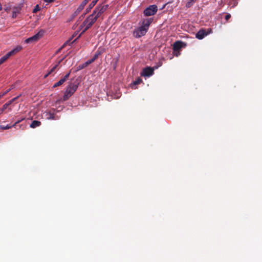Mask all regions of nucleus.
Returning <instances> with one entry per match:
<instances>
[{
	"label": "nucleus",
	"instance_id": "nucleus-1",
	"mask_svg": "<svg viewBox=\"0 0 262 262\" xmlns=\"http://www.w3.org/2000/svg\"><path fill=\"white\" fill-rule=\"evenodd\" d=\"M98 18V17L93 13L92 14L89 15L81 25L80 27V28H82L83 27H85V28L77 38L78 39L79 37H80L82 34H83L86 31L90 29L96 21Z\"/></svg>",
	"mask_w": 262,
	"mask_h": 262
},
{
	"label": "nucleus",
	"instance_id": "nucleus-2",
	"mask_svg": "<svg viewBox=\"0 0 262 262\" xmlns=\"http://www.w3.org/2000/svg\"><path fill=\"white\" fill-rule=\"evenodd\" d=\"M78 85L74 83H71L67 88L63 96V100H67L77 90Z\"/></svg>",
	"mask_w": 262,
	"mask_h": 262
},
{
	"label": "nucleus",
	"instance_id": "nucleus-3",
	"mask_svg": "<svg viewBox=\"0 0 262 262\" xmlns=\"http://www.w3.org/2000/svg\"><path fill=\"white\" fill-rule=\"evenodd\" d=\"M22 49L21 46H18L13 50L7 53L5 56L0 58V65L5 62L11 56L16 54Z\"/></svg>",
	"mask_w": 262,
	"mask_h": 262
},
{
	"label": "nucleus",
	"instance_id": "nucleus-4",
	"mask_svg": "<svg viewBox=\"0 0 262 262\" xmlns=\"http://www.w3.org/2000/svg\"><path fill=\"white\" fill-rule=\"evenodd\" d=\"M186 46V43L182 41H176L173 44V50L174 54L176 56H178L180 55V51L183 47H185Z\"/></svg>",
	"mask_w": 262,
	"mask_h": 262
},
{
	"label": "nucleus",
	"instance_id": "nucleus-5",
	"mask_svg": "<svg viewBox=\"0 0 262 262\" xmlns=\"http://www.w3.org/2000/svg\"><path fill=\"white\" fill-rule=\"evenodd\" d=\"M108 7V5L97 6L93 13L99 18L107 9Z\"/></svg>",
	"mask_w": 262,
	"mask_h": 262
},
{
	"label": "nucleus",
	"instance_id": "nucleus-6",
	"mask_svg": "<svg viewBox=\"0 0 262 262\" xmlns=\"http://www.w3.org/2000/svg\"><path fill=\"white\" fill-rule=\"evenodd\" d=\"M157 11L158 8L156 5H150L144 10V14L146 16L154 15L157 13Z\"/></svg>",
	"mask_w": 262,
	"mask_h": 262
},
{
	"label": "nucleus",
	"instance_id": "nucleus-7",
	"mask_svg": "<svg viewBox=\"0 0 262 262\" xmlns=\"http://www.w3.org/2000/svg\"><path fill=\"white\" fill-rule=\"evenodd\" d=\"M147 32V30H146V29L140 26L134 29L133 31V35L136 38H139L145 35Z\"/></svg>",
	"mask_w": 262,
	"mask_h": 262
},
{
	"label": "nucleus",
	"instance_id": "nucleus-8",
	"mask_svg": "<svg viewBox=\"0 0 262 262\" xmlns=\"http://www.w3.org/2000/svg\"><path fill=\"white\" fill-rule=\"evenodd\" d=\"M44 33H45V31L43 30H40L37 33H36L34 35L32 36L31 37L27 38L25 40V42L26 43L36 42L43 36Z\"/></svg>",
	"mask_w": 262,
	"mask_h": 262
},
{
	"label": "nucleus",
	"instance_id": "nucleus-9",
	"mask_svg": "<svg viewBox=\"0 0 262 262\" xmlns=\"http://www.w3.org/2000/svg\"><path fill=\"white\" fill-rule=\"evenodd\" d=\"M208 31L206 32L205 29H202L200 30L195 34V37L199 39H202L211 32V29H208Z\"/></svg>",
	"mask_w": 262,
	"mask_h": 262
},
{
	"label": "nucleus",
	"instance_id": "nucleus-10",
	"mask_svg": "<svg viewBox=\"0 0 262 262\" xmlns=\"http://www.w3.org/2000/svg\"><path fill=\"white\" fill-rule=\"evenodd\" d=\"M155 68L147 67L143 69L141 73V76L145 77H149L153 75L154 73Z\"/></svg>",
	"mask_w": 262,
	"mask_h": 262
},
{
	"label": "nucleus",
	"instance_id": "nucleus-11",
	"mask_svg": "<svg viewBox=\"0 0 262 262\" xmlns=\"http://www.w3.org/2000/svg\"><path fill=\"white\" fill-rule=\"evenodd\" d=\"M153 19L151 18L144 19L142 21V25L141 26L144 28L146 29L148 31L150 25L151 24Z\"/></svg>",
	"mask_w": 262,
	"mask_h": 262
},
{
	"label": "nucleus",
	"instance_id": "nucleus-12",
	"mask_svg": "<svg viewBox=\"0 0 262 262\" xmlns=\"http://www.w3.org/2000/svg\"><path fill=\"white\" fill-rule=\"evenodd\" d=\"M71 73V71L68 73L62 78H61L59 81L55 83L53 85V88H56L62 85L69 78Z\"/></svg>",
	"mask_w": 262,
	"mask_h": 262
},
{
	"label": "nucleus",
	"instance_id": "nucleus-13",
	"mask_svg": "<svg viewBox=\"0 0 262 262\" xmlns=\"http://www.w3.org/2000/svg\"><path fill=\"white\" fill-rule=\"evenodd\" d=\"M66 57H63L61 59H60L59 61H57L56 64H55L54 66H53L51 69L49 71L48 73L45 75V78H46L49 74H51L56 69V68L59 66L60 63L63 60V59L65 58Z\"/></svg>",
	"mask_w": 262,
	"mask_h": 262
},
{
	"label": "nucleus",
	"instance_id": "nucleus-14",
	"mask_svg": "<svg viewBox=\"0 0 262 262\" xmlns=\"http://www.w3.org/2000/svg\"><path fill=\"white\" fill-rule=\"evenodd\" d=\"M20 122V120H17L15 123H14L13 125H9L8 124L7 125H0V129L3 130L8 129L9 128H11L12 127H15L16 125L19 123Z\"/></svg>",
	"mask_w": 262,
	"mask_h": 262
},
{
	"label": "nucleus",
	"instance_id": "nucleus-15",
	"mask_svg": "<svg viewBox=\"0 0 262 262\" xmlns=\"http://www.w3.org/2000/svg\"><path fill=\"white\" fill-rule=\"evenodd\" d=\"M77 38L75 39L74 41L72 42H71L72 38L69 39L57 51V53L60 52V51L67 45H70L73 42L75 41Z\"/></svg>",
	"mask_w": 262,
	"mask_h": 262
},
{
	"label": "nucleus",
	"instance_id": "nucleus-16",
	"mask_svg": "<svg viewBox=\"0 0 262 262\" xmlns=\"http://www.w3.org/2000/svg\"><path fill=\"white\" fill-rule=\"evenodd\" d=\"M41 125V122L39 121L34 120L32 121L31 124H30V127L31 128H35L36 127H38Z\"/></svg>",
	"mask_w": 262,
	"mask_h": 262
},
{
	"label": "nucleus",
	"instance_id": "nucleus-17",
	"mask_svg": "<svg viewBox=\"0 0 262 262\" xmlns=\"http://www.w3.org/2000/svg\"><path fill=\"white\" fill-rule=\"evenodd\" d=\"M97 1L98 0H94L90 3L89 7L86 9V12H89V11L94 7V6L97 3Z\"/></svg>",
	"mask_w": 262,
	"mask_h": 262
},
{
	"label": "nucleus",
	"instance_id": "nucleus-18",
	"mask_svg": "<svg viewBox=\"0 0 262 262\" xmlns=\"http://www.w3.org/2000/svg\"><path fill=\"white\" fill-rule=\"evenodd\" d=\"M197 0H189L186 4V5H185V7L187 8H190V7H191L194 3H195L196 2Z\"/></svg>",
	"mask_w": 262,
	"mask_h": 262
},
{
	"label": "nucleus",
	"instance_id": "nucleus-19",
	"mask_svg": "<svg viewBox=\"0 0 262 262\" xmlns=\"http://www.w3.org/2000/svg\"><path fill=\"white\" fill-rule=\"evenodd\" d=\"M142 81V79L140 78H138L136 80L134 81L132 83V88L133 89H134V86L135 85H136L137 84H140L141 82Z\"/></svg>",
	"mask_w": 262,
	"mask_h": 262
},
{
	"label": "nucleus",
	"instance_id": "nucleus-20",
	"mask_svg": "<svg viewBox=\"0 0 262 262\" xmlns=\"http://www.w3.org/2000/svg\"><path fill=\"white\" fill-rule=\"evenodd\" d=\"M98 57V54H95L94 56L91 59L88 60L86 61V63H88V64H90L93 62Z\"/></svg>",
	"mask_w": 262,
	"mask_h": 262
},
{
	"label": "nucleus",
	"instance_id": "nucleus-21",
	"mask_svg": "<svg viewBox=\"0 0 262 262\" xmlns=\"http://www.w3.org/2000/svg\"><path fill=\"white\" fill-rule=\"evenodd\" d=\"M88 66V63H86V62H85V63L78 66V67H77V71L80 70H81L82 69H84V68Z\"/></svg>",
	"mask_w": 262,
	"mask_h": 262
},
{
	"label": "nucleus",
	"instance_id": "nucleus-22",
	"mask_svg": "<svg viewBox=\"0 0 262 262\" xmlns=\"http://www.w3.org/2000/svg\"><path fill=\"white\" fill-rule=\"evenodd\" d=\"M11 91V89H8L7 91L3 93H0V99L2 98L3 96L6 95L8 92H9Z\"/></svg>",
	"mask_w": 262,
	"mask_h": 262
},
{
	"label": "nucleus",
	"instance_id": "nucleus-23",
	"mask_svg": "<svg viewBox=\"0 0 262 262\" xmlns=\"http://www.w3.org/2000/svg\"><path fill=\"white\" fill-rule=\"evenodd\" d=\"M12 104L11 102L9 101L7 103H5V104L3 105L2 108H3V110H5L6 109H7L8 106L9 105H10V104Z\"/></svg>",
	"mask_w": 262,
	"mask_h": 262
},
{
	"label": "nucleus",
	"instance_id": "nucleus-24",
	"mask_svg": "<svg viewBox=\"0 0 262 262\" xmlns=\"http://www.w3.org/2000/svg\"><path fill=\"white\" fill-rule=\"evenodd\" d=\"M40 10V7L38 6V5H36L34 9L33 10V13H36L38 11Z\"/></svg>",
	"mask_w": 262,
	"mask_h": 262
},
{
	"label": "nucleus",
	"instance_id": "nucleus-25",
	"mask_svg": "<svg viewBox=\"0 0 262 262\" xmlns=\"http://www.w3.org/2000/svg\"><path fill=\"white\" fill-rule=\"evenodd\" d=\"M48 118L49 119H52V120H54L55 119V116H54V114L53 113H50L49 114V117H48Z\"/></svg>",
	"mask_w": 262,
	"mask_h": 262
},
{
	"label": "nucleus",
	"instance_id": "nucleus-26",
	"mask_svg": "<svg viewBox=\"0 0 262 262\" xmlns=\"http://www.w3.org/2000/svg\"><path fill=\"white\" fill-rule=\"evenodd\" d=\"M90 1V0H84V1L82 2V3H81V6L82 7H84V6H85V5L88 3V2H89V1Z\"/></svg>",
	"mask_w": 262,
	"mask_h": 262
},
{
	"label": "nucleus",
	"instance_id": "nucleus-27",
	"mask_svg": "<svg viewBox=\"0 0 262 262\" xmlns=\"http://www.w3.org/2000/svg\"><path fill=\"white\" fill-rule=\"evenodd\" d=\"M20 96H21V95L17 96V97H16L13 98L12 99H11V100H10V101L11 102V103H12L13 102H14L15 100H16Z\"/></svg>",
	"mask_w": 262,
	"mask_h": 262
},
{
	"label": "nucleus",
	"instance_id": "nucleus-28",
	"mask_svg": "<svg viewBox=\"0 0 262 262\" xmlns=\"http://www.w3.org/2000/svg\"><path fill=\"white\" fill-rule=\"evenodd\" d=\"M4 9L7 12H8L10 10L11 7L10 6H5Z\"/></svg>",
	"mask_w": 262,
	"mask_h": 262
},
{
	"label": "nucleus",
	"instance_id": "nucleus-29",
	"mask_svg": "<svg viewBox=\"0 0 262 262\" xmlns=\"http://www.w3.org/2000/svg\"><path fill=\"white\" fill-rule=\"evenodd\" d=\"M231 18V15L230 14H228L225 16V19L228 20L229 19Z\"/></svg>",
	"mask_w": 262,
	"mask_h": 262
},
{
	"label": "nucleus",
	"instance_id": "nucleus-30",
	"mask_svg": "<svg viewBox=\"0 0 262 262\" xmlns=\"http://www.w3.org/2000/svg\"><path fill=\"white\" fill-rule=\"evenodd\" d=\"M45 2L48 3H51L55 1V0H42Z\"/></svg>",
	"mask_w": 262,
	"mask_h": 262
},
{
	"label": "nucleus",
	"instance_id": "nucleus-31",
	"mask_svg": "<svg viewBox=\"0 0 262 262\" xmlns=\"http://www.w3.org/2000/svg\"><path fill=\"white\" fill-rule=\"evenodd\" d=\"M12 17L13 18H16V11H13Z\"/></svg>",
	"mask_w": 262,
	"mask_h": 262
},
{
	"label": "nucleus",
	"instance_id": "nucleus-32",
	"mask_svg": "<svg viewBox=\"0 0 262 262\" xmlns=\"http://www.w3.org/2000/svg\"><path fill=\"white\" fill-rule=\"evenodd\" d=\"M4 111L5 110H3V108L2 107L0 108V115H2Z\"/></svg>",
	"mask_w": 262,
	"mask_h": 262
},
{
	"label": "nucleus",
	"instance_id": "nucleus-33",
	"mask_svg": "<svg viewBox=\"0 0 262 262\" xmlns=\"http://www.w3.org/2000/svg\"><path fill=\"white\" fill-rule=\"evenodd\" d=\"M13 88V86L12 85V88H10V89H11H11H12Z\"/></svg>",
	"mask_w": 262,
	"mask_h": 262
}]
</instances>
